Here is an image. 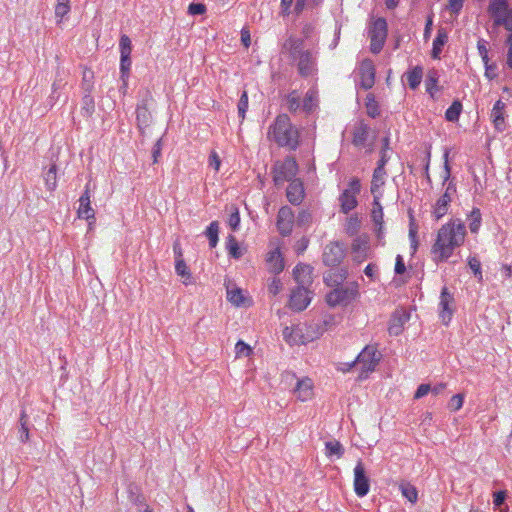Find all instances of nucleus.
I'll return each mask as SVG.
<instances>
[{
  "instance_id": "obj_7",
  "label": "nucleus",
  "mask_w": 512,
  "mask_h": 512,
  "mask_svg": "<svg viewBox=\"0 0 512 512\" xmlns=\"http://www.w3.org/2000/svg\"><path fill=\"white\" fill-rule=\"evenodd\" d=\"M119 48H120V74H121V80L124 82V85H128V78L130 73V67H131V59L130 54L132 51V45L130 38L123 34L120 37L119 41Z\"/></svg>"
},
{
  "instance_id": "obj_64",
  "label": "nucleus",
  "mask_w": 512,
  "mask_h": 512,
  "mask_svg": "<svg viewBox=\"0 0 512 512\" xmlns=\"http://www.w3.org/2000/svg\"><path fill=\"white\" fill-rule=\"evenodd\" d=\"M505 497H506V495H505L504 491H497V492H495L494 493V500H493L495 506H498V507L501 506L504 503V501H505Z\"/></svg>"
},
{
  "instance_id": "obj_37",
  "label": "nucleus",
  "mask_w": 512,
  "mask_h": 512,
  "mask_svg": "<svg viewBox=\"0 0 512 512\" xmlns=\"http://www.w3.org/2000/svg\"><path fill=\"white\" fill-rule=\"evenodd\" d=\"M219 225L217 221H213L206 229V236L209 239V245L211 248L216 247L218 243Z\"/></svg>"
},
{
  "instance_id": "obj_51",
  "label": "nucleus",
  "mask_w": 512,
  "mask_h": 512,
  "mask_svg": "<svg viewBox=\"0 0 512 512\" xmlns=\"http://www.w3.org/2000/svg\"><path fill=\"white\" fill-rule=\"evenodd\" d=\"M93 73L91 71H85L83 73V81H82V89L84 93L92 92L93 83H92Z\"/></svg>"
},
{
  "instance_id": "obj_43",
  "label": "nucleus",
  "mask_w": 512,
  "mask_h": 512,
  "mask_svg": "<svg viewBox=\"0 0 512 512\" xmlns=\"http://www.w3.org/2000/svg\"><path fill=\"white\" fill-rule=\"evenodd\" d=\"M469 228L472 233L478 232L480 225H481V213L480 210L477 208H474L471 211V214L469 215Z\"/></svg>"
},
{
  "instance_id": "obj_8",
  "label": "nucleus",
  "mask_w": 512,
  "mask_h": 512,
  "mask_svg": "<svg viewBox=\"0 0 512 512\" xmlns=\"http://www.w3.org/2000/svg\"><path fill=\"white\" fill-rule=\"evenodd\" d=\"M345 257V248L342 243L332 242L325 246L323 252V262L325 265L338 266Z\"/></svg>"
},
{
  "instance_id": "obj_24",
  "label": "nucleus",
  "mask_w": 512,
  "mask_h": 512,
  "mask_svg": "<svg viewBox=\"0 0 512 512\" xmlns=\"http://www.w3.org/2000/svg\"><path fill=\"white\" fill-rule=\"evenodd\" d=\"M504 109L505 103L501 100H497L491 112V118L498 131H503L505 129Z\"/></svg>"
},
{
  "instance_id": "obj_36",
  "label": "nucleus",
  "mask_w": 512,
  "mask_h": 512,
  "mask_svg": "<svg viewBox=\"0 0 512 512\" xmlns=\"http://www.w3.org/2000/svg\"><path fill=\"white\" fill-rule=\"evenodd\" d=\"M402 495L410 502L414 503L417 501L418 492L416 488L408 482H403L399 486Z\"/></svg>"
},
{
  "instance_id": "obj_6",
  "label": "nucleus",
  "mask_w": 512,
  "mask_h": 512,
  "mask_svg": "<svg viewBox=\"0 0 512 512\" xmlns=\"http://www.w3.org/2000/svg\"><path fill=\"white\" fill-rule=\"evenodd\" d=\"M369 37L371 40L370 49L372 53H379L387 37V22L384 18L376 19L369 28Z\"/></svg>"
},
{
  "instance_id": "obj_4",
  "label": "nucleus",
  "mask_w": 512,
  "mask_h": 512,
  "mask_svg": "<svg viewBox=\"0 0 512 512\" xmlns=\"http://www.w3.org/2000/svg\"><path fill=\"white\" fill-rule=\"evenodd\" d=\"M381 359L377 348L367 345L355 359L356 365L360 368L359 378L366 379L368 374L373 372Z\"/></svg>"
},
{
  "instance_id": "obj_13",
  "label": "nucleus",
  "mask_w": 512,
  "mask_h": 512,
  "mask_svg": "<svg viewBox=\"0 0 512 512\" xmlns=\"http://www.w3.org/2000/svg\"><path fill=\"white\" fill-rule=\"evenodd\" d=\"M455 192V185L452 182H449L444 194L437 200L435 204L433 214L436 220L441 219L447 213L449 204L452 200V195Z\"/></svg>"
},
{
  "instance_id": "obj_20",
  "label": "nucleus",
  "mask_w": 512,
  "mask_h": 512,
  "mask_svg": "<svg viewBox=\"0 0 512 512\" xmlns=\"http://www.w3.org/2000/svg\"><path fill=\"white\" fill-rule=\"evenodd\" d=\"M369 249V242L367 237H356L351 246L354 260L357 262L363 261L367 256V250Z\"/></svg>"
},
{
  "instance_id": "obj_9",
  "label": "nucleus",
  "mask_w": 512,
  "mask_h": 512,
  "mask_svg": "<svg viewBox=\"0 0 512 512\" xmlns=\"http://www.w3.org/2000/svg\"><path fill=\"white\" fill-rule=\"evenodd\" d=\"M370 489L369 478L362 461H358L354 468V491L358 497H364Z\"/></svg>"
},
{
  "instance_id": "obj_2",
  "label": "nucleus",
  "mask_w": 512,
  "mask_h": 512,
  "mask_svg": "<svg viewBox=\"0 0 512 512\" xmlns=\"http://www.w3.org/2000/svg\"><path fill=\"white\" fill-rule=\"evenodd\" d=\"M267 137L279 147L293 151L298 148L300 143L299 129L292 124L287 114H280L276 117L268 129Z\"/></svg>"
},
{
  "instance_id": "obj_46",
  "label": "nucleus",
  "mask_w": 512,
  "mask_h": 512,
  "mask_svg": "<svg viewBox=\"0 0 512 512\" xmlns=\"http://www.w3.org/2000/svg\"><path fill=\"white\" fill-rule=\"evenodd\" d=\"M373 211H372V218L376 225L379 226V233L381 232L382 224H383V209L380 204V200H378V204H375L373 201Z\"/></svg>"
},
{
  "instance_id": "obj_49",
  "label": "nucleus",
  "mask_w": 512,
  "mask_h": 512,
  "mask_svg": "<svg viewBox=\"0 0 512 512\" xmlns=\"http://www.w3.org/2000/svg\"><path fill=\"white\" fill-rule=\"evenodd\" d=\"M315 93L313 91H308L303 99V110L306 112H311L315 106Z\"/></svg>"
},
{
  "instance_id": "obj_27",
  "label": "nucleus",
  "mask_w": 512,
  "mask_h": 512,
  "mask_svg": "<svg viewBox=\"0 0 512 512\" xmlns=\"http://www.w3.org/2000/svg\"><path fill=\"white\" fill-rule=\"evenodd\" d=\"M369 136V127L365 123H359L353 131L352 143L356 147H363Z\"/></svg>"
},
{
  "instance_id": "obj_50",
  "label": "nucleus",
  "mask_w": 512,
  "mask_h": 512,
  "mask_svg": "<svg viewBox=\"0 0 512 512\" xmlns=\"http://www.w3.org/2000/svg\"><path fill=\"white\" fill-rule=\"evenodd\" d=\"M237 107L238 115L243 120L248 109V95L246 91H243V93L241 94Z\"/></svg>"
},
{
  "instance_id": "obj_59",
  "label": "nucleus",
  "mask_w": 512,
  "mask_h": 512,
  "mask_svg": "<svg viewBox=\"0 0 512 512\" xmlns=\"http://www.w3.org/2000/svg\"><path fill=\"white\" fill-rule=\"evenodd\" d=\"M431 390V387L429 384H421L416 392H415V395H414V398L415 399H420L422 397H424L425 395H427Z\"/></svg>"
},
{
  "instance_id": "obj_47",
  "label": "nucleus",
  "mask_w": 512,
  "mask_h": 512,
  "mask_svg": "<svg viewBox=\"0 0 512 512\" xmlns=\"http://www.w3.org/2000/svg\"><path fill=\"white\" fill-rule=\"evenodd\" d=\"M227 248H228L229 254L233 258L238 259V258L241 257L242 253H241L240 248L238 246V242L236 241V239L232 235H230L228 237Z\"/></svg>"
},
{
  "instance_id": "obj_18",
  "label": "nucleus",
  "mask_w": 512,
  "mask_h": 512,
  "mask_svg": "<svg viewBox=\"0 0 512 512\" xmlns=\"http://www.w3.org/2000/svg\"><path fill=\"white\" fill-rule=\"evenodd\" d=\"M304 197V188L303 184L299 179H294L289 181V185L287 187V199L293 205H298L301 203Z\"/></svg>"
},
{
  "instance_id": "obj_32",
  "label": "nucleus",
  "mask_w": 512,
  "mask_h": 512,
  "mask_svg": "<svg viewBox=\"0 0 512 512\" xmlns=\"http://www.w3.org/2000/svg\"><path fill=\"white\" fill-rule=\"evenodd\" d=\"M227 299L235 306L245 305L246 298L239 288H227Z\"/></svg>"
},
{
  "instance_id": "obj_57",
  "label": "nucleus",
  "mask_w": 512,
  "mask_h": 512,
  "mask_svg": "<svg viewBox=\"0 0 512 512\" xmlns=\"http://www.w3.org/2000/svg\"><path fill=\"white\" fill-rule=\"evenodd\" d=\"M462 7H463V0H448L447 8L451 12L458 14L460 12V10L462 9Z\"/></svg>"
},
{
  "instance_id": "obj_14",
  "label": "nucleus",
  "mask_w": 512,
  "mask_h": 512,
  "mask_svg": "<svg viewBox=\"0 0 512 512\" xmlns=\"http://www.w3.org/2000/svg\"><path fill=\"white\" fill-rule=\"evenodd\" d=\"M360 85L363 89L368 90L375 83V67L370 59H364L359 66Z\"/></svg>"
},
{
  "instance_id": "obj_12",
  "label": "nucleus",
  "mask_w": 512,
  "mask_h": 512,
  "mask_svg": "<svg viewBox=\"0 0 512 512\" xmlns=\"http://www.w3.org/2000/svg\"><path fill=\"white\" fill-rule=\"evenodd\" d=\"M294 213L288 206L280 208L277 215V228L282 236H288L292 232Z\"/></svg>"
},
{
  "instance_id": "obj_41",
  "label": "nucleus",
  "mask_w": 512,
  "mask_h": 512,
  "mask_svg": "<svg viewBox=\"0 0 512 512\" xmlns=\"http://www.w3.org/2000/svg\"><path fill=\"white\" fill-rule=\"evenodd\" d=\"M70 0H57L55 6V17L61 21L70 12Z\"/></svg>"
},
{
  "instance_id": "obj_16",
  "label": "nucleus",
  "mask_w": 512,
  "mask_h": 512,
  "mask_svg": "<svg viewBox=\"0 0 512 512\" xmlns=\"http://www.w3.org/2000/svg\"><path fill=\"white\" fill-rule=\"evenodd\" d=\"M151 99V94L146 92L145 98L142 100L141 104L137 106L136 109V119L139 129H144L149 126L152 116L147 107V101Z\"/></svg>"
},
{
  "instance_id": "obj_42",
  "label": "nucleus",
  "mask_w": 512,
  "mask_h": 512,
  "mask_svg": "<svg viewBox=\"0 0 512 512\" xmlns=\"http://www.w3.org/2000/svg\"><path fill=\"white\" fill-rule=\"evenodd\" d=\"M45 185L48 190L53 191L57 186L56 166L52 165L44 175Z\"/></svg>"
},
{
  "instance_id": "obj_3",
  "label": "nucleus",
  "mask_w": 512,
  "mask_h": 512,
  "mask_svg": "<svg viewBox=\"0 0 512 512\" xmlns=\"http://www.w3.org/2000/svg\"><path fill=\"white\" fill-rule=\"evenodd\" d=\"M333 280L336 288L329 292L326 296L327 303L330 306L347 305L358 295V285L352 283L348 286H339L347 278V270L341 269L340 273L335 275Z\"/></svg>"
},
{
  "instance_id": "obj_62",
  "label": "nucleus",
  "mask_w": 512,
  "mask_h": 512,
  "mask_svg": "<svg viewBox=\"0 0 512 512\" xmlns=\"http://www.w3.org/2000/svg\"><path fill=\"white\" fill-rule=\"evenodd\" d=\"M406 271L405 263L401 255H397L395 263V273L398 275L403 274Z\"/></svg>"
},
{
  "instance_id": "obj_52",
  "label": "nucleus",
  "mask_w": 512,
  "mask_h": 512,
  "mask_svg": "<svg viewBox=\"0 0 512 512\" xmlns=\"http://www.w3.org/2000/svg\"><path fill=\"white\" fill-rule=\"evenodd\" d=\"M206 6L203 3H191L188 6V14L192 16L203 15L206 13Z\"/></svg>"
},
{
  "instance_id": "obj_54",
  "label": "nucleus",
  "mask_w": 512,
  "mask_h": 512,
  "mask_svg": "<svg viewBox=\"0 0 512 512\" xmlns=\"http://www.w3.org/2000/svg\"><path fill=\"white\" fill-rule=\"evenodd\" d=\"M468 265H469L470 269L473 271L475 277H477L479 280H481L482 279V271H481L480 261L475 257H471L468 261Z\"/></svg>"
},
{
  "instance_id": "obj_17",
  "label": "nucleus",
  "mask_w": 512,
  "mask_h": 512,
  "mask_svg": "<svg viewBox=\"0 0 512 512\" xmlns=\"http://www.w3.org/2000/svg\"><path fill=\"white\" fill-rule=\"evenodd\" d=\"M453 296L448 292L447 287H443L440 295V318L445 324H448V322L451 320L452 316V309L450 305L453 303Z\"/></svg>"
},
{
  "instance_id": "obj_34",
  "label": "nucleus",
  "mask_w": 512,
  "mask_h": 512,
  "mask_svg": "<svg viewBox=\"0 0 512 512\" xmlns=\"http://www.w3.org/2000/svg\"><path fill=\"white\" fill-rule=\"evenodd\" d=\"M19 429V439L21 442H27L29 440V427H28V416L24 410L21 411Z\"/></svg>"
},
{
  "instance_id": "obj_44",
  "label": "nucleus",
  "mask_w": 512,
  "mask_h": 512,
  "mask_svg": "<svg viewBox=\"0 0 512 512\" xmlns=\"http://www.w3.org/2000/svg\"><path fill=\"white\" fill-rule=\"evenodd\" d=\"M360 228V221L357 217L351 216L348 218L346 225H345V231L349 236H354L358 233Z\"/></svg>"
},
{
  "instance_id": "obj_31",
  "label": "nucleus",
  "mask_w": 512,
  "mask_h": 512,
  "mask_svg": "<svg viewBox=\"0 0 512 512\" xmlns=\"http://www.w3.org/2000/svg\"><path fill=\"white\" fill-rule=\"evenodd\" d=\"M423 70L421 67L416 66L411 71L406 73V79L411 89H416L422 80Z\"/></svg>"
},
{
  "instance_id": "obj_56",
  "label": "nucleus",
  "mask_w": 512,
  "mask_h": 512,
  "mask_svg": "<svg viewBox=\"0 0 512 512\" xmlns=\"http://www.w3.org/2000/svg\"><path fill=\"white\" fill-rule=\"evenodd\" d=\"M221 160L217 152L212 151L209 156V166H211L215 171L220 169Z\"/></svg>"
},
{
  "instance_id": "obj_29",
  "label": "nucleus",
  "mask_w": 512,
  "mask_h": 512,
  "mask_svg": "<svg viewBox=\"0 0 512 512\" xmlns=\"http://www.w3.org/2000/svg\"><path fill=\"white\" fill-rule=\"evenodd\" d=\"M448 41L447 32L444 29H439L436 38L433 40L432 57L438 59L442 51V47Z\"/></svg>"
},
{
  "instance_id": "obj_22",
  "label": "nucleus",
  "mask_w": 512,
  "mask_h": 512,
  "mask_svg": "<svg viewBox=\"0 0 512 512\" xmlns=\"http://www.w3.org/2000/svg\"><path fill=\"white\" fill-rule=\"evenodd\" d=\"M294 394L301 401L310 399L313 395V383L309 378H304L297 381V385L294 389Z\"/></svg>"
},
{
  "instance_id": "obj_25",
  "label": "nucleus",
  "mask_w": 512,
  "mask_h": 512,
  "mask_svg": "<svg viewBox=\"0 0 512 512\" xmlns=\"http://www.w3.org/2000/svg\"><path fill=\"white\" fill-rule=\"evenodd\" d=\"M284 49L288 50L291 58L294 61H298L301 54L308 52V50H303V41L293 37H290L285 42Z\"/></svg>"
},
{
  "instance_id": "obj_63",
  "label": "nucleus",
  "mask_w": 512,
  "mask_h": 512,
  "mask_svg": "<svg viewBox=\"0 0 512 512\" xmlns=\"http://www.w3.org/2000/svg\"><path fill=\"white\" fill-rule=\"evenodd\" d=\"M361 184L358 178H352L349 182V188L347 190H350L352 194L356 195L360 192Z\"/></svg>"
},
{
  "instance_id": "obj_58",
  "label": "nucleus",
  "mask_w": 512,
  "mask_h": 512,
  "mask_svg": "<svg viewBox=\"0 0 512 512\" xmlns=\"http://www.w3.org/2000/svg\"><path fill=\"white\" fill-rule=\"evenodd\" d=\"M282 288V283L279 279L274 278L268 286L269 293L277 295Z\"/></svg>"
},
{
  "instance_id": "obj_53",
  "label": "nucleus",
  "mask_w": 512,
  "mask_h": 512,
  "mask_svg": "<svg viewBox=\"0 0 512 512\" xmlns=\"http://www.w3.org/2000/svg\"><path fill=\"white\" fill-rule=\"evenodd\" d=\"M464 397L462 394L453 395L448 403V408L452 411L461 409L463 405Z\"/></svg>"
},
{
  "instance_id": "obj_19",
  "label": "nucleus",
  "mask_w": 512,
  "mask_h": 512,
  "mask_svg": "<svg viewBox=\"0 0 512 512\" xmlns=\"http://www.w3.org/2000/svg\"><path fill=\"white\" fill-rule=\"evenodd\" d=\"M385 175L386 171L385 169H382L381 167H376L373 172V177L371 181V193L374 196V202L375 204H378V200H380L382 193L380 192V188L385 183Z\"/></svg>"
},
{
  "instance_id": "obj_33",
  "label": "nucleus",
  "mask_w": 512,
  "mask_h": 512,
  "mask_svg": "<svg viewBox=\"0 0 512 512\" xmlns=\"http://www.w3.org/2000/svg\"><path fill=\"white\" fill-rule=\"evenodd\" d=\"M95 110V102L94 98L91 95V92L84 93L82 97V106L81 112L85 116H91Z\"/></svg>"
},
{
  "instance_id": "obj_38",
  "label": "nucleus",
  "mask_w": 512,
  "mask_h": 512,
  "mask_svg": "<svg viewBox=\"0 0 512 512\" xmlns=\"http://www.w3.org/2000/svg\"><path fill=\"white\" fill-rule=\"evenodd\" d=\"M461 111L462 104L459 101H454L445 112L446 120L450 122L457 121L459 119Z\"/></svg>"
},
{
  "instance_id": "obj_5",
  "label": "nucleus",
  "mask_w": 512,
  "mask_h": 512,
  "mask_svg": "<svg viewBox=\"0 0 512 512\" xmlns=\"http://www.w3.org/2000/svg\"><path fill=\"white\" fill-rule=\"evenodd\" d=\"M298 165L293 157H286L283 161L276 162L273 168V181L275 185H281L295 179Z\"/></svg>"
},
{
  "instance_id": "obj_30",
  "label": "nucleus",
  "mask_w": 512,
  "mask_h": 512,
  "mask_svg": "<svg viewBox=\"0 0 512 512\" xmlns=\"http://www.w3.org/2000/svg\"><path fill=\"white\" fill-rule=\"evenodd\" d=\"M508 3L506 0H492L489 5V12L495 18H501L508 11Z\"/></svg>"
},
{
  "instance_id": "obj_48",
  "label": "nucleus",
  "mask_w": 512,
  "mask_h": 512,
  "mask_svg": "<svg viewBox=\"0 0 512 512\" xmlns=\"http://www.w3.org/2000/svg\"><path fill=\"white\" fill-rule=\"evenodd\" d=\"M287 105H288V109L292 112H295L299 109L300 107V96L299 94L297 93V91H292L288 96H287Z\"/></svg>"
},
{
  "instance_id": "obj_10",
  "label": "nucleus",
  "mask_w": 512,
  "mask_h": 512,
  "mask_svg": "<svg viewBox=\"0 0 512 512\" xmlns=\"http://www.w3.org/2000/svg\"><path fill=\"white\" fill-rule=\"evenodd\" d=\"M311 297L305 286H297L291 291L289 307L294 311L304 310L310 303Z\"/></svg>"
},
{
  "instance_id": "obj_1",
  "label": "nucleus",
  "mask_w": 512,
  "mask_h": 512,
  "mask_svg": "<svg viewBox=\"0 0 512 512\" xmlns=\"http://www.w3.org/2000/svg\"><path fill=\"white\" fill-rule=\"evenodd\" d=\"M466 228L459 219L451 220L438 230L436 240L431 247L432 259L435 263L447 261L454 250L463 245Z\"/></svg>"
},
{
  "instance_id": "obj_39",
  "label": "nucleus",
  "mask_w": 512,
  "mask_h": 512,
  "mask_svg": "<svg viewBox=\"0 0 512 512\" xmlns=\"http://www.w3.org/2000/svg\"><path fill=\"white\" fill-rule=\"evenodd\" d=\"M326 453L328 456H337L340 458L344 454V448L338 441H328L325 443Z\"/></svg>"
},
{
  "instance_id": "obj_40",
  "label": "nucleus",
  "mask_w": 512,
  "mask_h": 512,
  "mask_svg": "<svg viewBox=\"0 0 512 512\" xmlns=\"http://www.w3.org/2000/svg\"><path fill=\"white\" fill-rule=\"evenodd\" d=\"M496 25H503L511 34L507 38V42L512 41V9H509L501 18L495 19Z\"/></svg>"
},
{
  "instance_id": "obj_61",
  "label": "nucleus",
  "mask_w": 512,
  "mask_h": 512,
  "mask_svg": "<svg viewBox=\"0 0 512 512\" xmlns=\"http://www.w3.org/2000/svg\"><path fill=\"white\" fill-rule=\"evenodd\" d=\"M228 223L233 230L238 229L240 224V216L237 210L230 215Z\"/></svg>"
},
{
  "instance_id": "obj_21",
  "label": "nucleus",
  "mask_w": 512,
  "mask_h": 512,
  "mask_svg": "<svg viewBox=\"0 0 512 512\" xmlns=\"http://www.w3.org/2000/svg\"><path fill=\"white\" fill-rule=\"evenodd\" d=\"M266 262L268 265V269L273 274H279L284 269V262L281 256L280 250L278 248L270 251L267 254Z\"/></svg>"
},
{
  "instance_id": "obj_60",
  "label": "nucleus",
  "mask_w": 512,
  "mask_h": 512,
  "mask_svg": "<svg viewBox=\"0 0 512 512\" xmlns=\"http://www.w3.org/2000/svg\"><path fill=\"white\" fill-rule=\"evenodd\" d=\"M162 150V141L161 139H158L152 149V157H153V163L158 162V157L161 155Z\"/></svg>"
},
{
  "instance_id": "obj_35",
  "label": "nucleus",
  "mask_w": 512,
  "mask_h": 512,
  "mask_svg": "<svg viewBox=\"0 0 512 512\" xmlns=\"http://www.w3.org/2000/svg\"><path fill=\"white\" fill-rule=\"evenodd\" d=\"M367 114L372 117L376 118L380 115V109L377 101L375 100V97L372 93H369L366 96V102H365Z\"/></svg>"
},
{
  "instance_id": "obj_45",
  "label": "nucleus",
  "mask_w": 512,
  "mask_h": 512,
  "mask_svg": "<svg viewBox=\"0 0 512 512\" xmlns=\"http://www.w3.org/2000/svg\"><path fill=\"white\" fill-rule=\"evenodd\" d=\"M175 270L176 273L182 278H185V280H189L191 278V273L184 260L175 261ZM184 283L188 284L187 281H184Z\"/></svg>"
},
{
  "instance_id": "obj_15",
  "label": "nucleus",
  "mask_w": 512,
  "mask_h": 512,
  "mask_svg": "<svg viewBox=\"0 0 512 512\" xmlns=\"http://www.w3.org/2000/svg\"><path fill=\"white\" fill-rule=\"evenodd\" d=\"M77 213L79 218L85 220L94 219L95 217L94 209L91 207L90 183L86 184L85 190L79 198V208Z\"/></svg>"
},
{
  "instance_id": "obj_11",
  "label": "nucleus",
  "mask_w": 512,
  "mask_h": 512,
  "mask_svg": "<svg viewBox=\"0 0 512 512\" xmlns=\"http://www.w3.org/2000/svg\"><path fill=\"white\" fill-rule=\"evenodd\" d=\"M410 313L405 309H396L390 320L388 332L391 336H398L402 333L404 325L409 321Z\"/></svg>"
},
{
  "instance_id": "obj_55",
  "label": "nucleus",
  "mask_w": 512,
  "mask_h": 512,
  "mask_svg": "<svg viewBox=\"0 0 512 512\" xmlns=\"http://www.w3.org/2000/svg\"><path fill=\"white\" fill-rule=\"evenodd\" d=\"M235 353L238 357L248 356L251 353V348L246 343L239 340L235 345Z\"/></svg>"
},
{
  "instance_id": "obj_26",
  "label": "nucleus",
  "mask_w": 512,
  "mask_h": 512,
  "mask_svg": "<svg viewBox=\"0 0 512 512\" xmlns=\"http://www.w3.org/2000/svg\"><path fill=\"white\" fill-rule=\"evenodd\" d=\"M311 272L309 265L299 264L293 270L294 279L299 285L306 286L311 283Z\"/></svg>"
},
{
  "instance_id": "obj_28",
  "label": "nucleus",
  "mask_w": 512,
  "mask_h": 512,
  "mask_svg": "<svg viewBox=\"0 0 512 512\" xmlns=\"http://www.w3.org/2000/svg\"><path fill=\"white\" fill-rule=\"evenodd\" d=\"M341 203V210L348 213L357 206L356 195L352 194L350 190H344L339 197Z\"/></svg>"
},
{
  "instance_id": "obj_23",
  "label": "nucleus",
  "mask_w": 512,
  "mask_h": 512,
  "mask_svg": "<svg viewBox=\"0 0 512 512\" xmlns=\"http://www.w3.org/2000/svg\"><path fill=\"white\" fill-rule=\"evenodd\" d=\"M297 67L299 73L304 77L313 74L315 70V63L311 52L308 51L307 53L301 54L299 60L297 61Z\"/></svg>"
}]
</instances>
